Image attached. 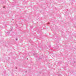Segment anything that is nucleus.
I'll use <instances>...</instances> for the list:
<instances>
[{
	"mask_svg": "<svg viewBox=\"0 0 76 76\" xmlns=\"http://www.w3.org/2000/svg\"><path fill=\"white\" fill-rule=\"evenodd\" d=\"M36 31L38 34H42V30L41 28H39V29H37L36 30Z\"/></svg>",
	"mask_w": 76,
	"mask_h": 76,
	"instance_id": "1",
	"label": "nucleus"
},
{
	"mask_svg": "<svg viewBox=\"0 0 76 76\" xmlns=\"http://www.w3.org/2000/svg\"><path fill=\"white\" fill-rule=\"evenodd\" d=\"M36 60H41V58L39 57V58H38V56H36Z\"/></svg>",
	"mask_w": 76,
	"mask_h": 76,
	"instance_id": "2",
	"label": "nucleus"
},
{
	"mask_svg": "<svg viewBox=\"0 0 76 76\" xmlns=\"http://www.w3.org/2000/svg\"><path fill=\"white\" fill-rule=\"evenodd\" d=\"M32 28H33V27H32V26H30V29H32Z\"/></svg>",
	"mask_w": 76,
	"mask_h": 76,
	"instance_id": "3",
	"label": "nucleus"
},
{
	"mask_svg": "<svg viewBox=\"0 0 76 76\" xmlns=\"http://www.w3.org/2000/svg\"><path fill=\"white\" fill-rule=\"evenodd\" d=\"M15 5V4H12V7H13V6H14Z\"/></svg>",
	"mask_w": 76,
	"mask_h": 76,
	"instance_id": "4",
	"label": "nucleus"
},
{
	"mask_svg": "<svg viewBox=\"0 0 76 76\" xmlns=\"http://www.w3.org/2000/svg\"><path fill=\"white\" fill-rule=\"evenodd\" d=\"M7 34H10V32H7Z\"/></svg>",
	"mask_w": 76,
	"mask_h": 76,
	"instance_id": "5",
	"label": "nucleus"
},
{
	"mask_svg": "<svg viewBox=\"0 0 76 76\" xmlns=\"http://www.w3.org/2000/svg\"><path fill=\"white\" fill-rule=\"evenodd\" d=\"M50 23H47V24H50Z\"/></svg>",
	"mask_w": 76,
	"mask_h": 76,
	"instance_id": "6",
	"label": "nucleus"
},
{
	"mask_svg": "<svg viewBox=\"0 0 76 76\" xmlns=\"http://www.w3.org/2000/svg\"><path fill=\"white\" fill-rule=\"evenodd\" d=\"M16 41H18V38H16Z\"/></svg>",
	"mask_w": 76,
	"mask_h": 76,
	"instance_id": "7",
	"label": "nucleus"
},
{
	"mask_svg": "<svg viewBox=\"0 0 76 76\" xmlns=\"http://www.w3.org/2000/svg\"><path fill=\"white\" fill-rule=\"evenodd\" d=\"M16 69H17L18 68H17V67H16Z\"/></svg>",
	"mask_w": 76,
	"mask_h": 76,
	"instance_id": "8",
	"label": "nucleus"
},
{
	"mask_svg": "<svg viewBox=\"0 0 76 76\" xmlns=\"http://www.w3.org/2000/svg\"><path fill=\"white\" fill-rule=\"evenodd\" d=\"M3 7L4 8H5V7Z\"/></svg>",
	"mask_w": 76,
	"mask_h": 76,
	"instance_id": "9",
	"label": "nucleus"
},
{
	"mask_svg": "<svg viewBox=\"0 0 76 76\" xmlns=\"http://www.w3.org/2000/svg\"><path fill=\"white\" fill-rule=\"evenodd\" d=\"M49 47H51V45H50V46H49Z\"/></svg>",
	"mask_w": 76,
	"mask_h": 76,
	"instance_id": "10",
	"label": "nucleus"
},
{
	"mask_svg": "<svg viewBox=\"0 0 76 76\" xmlns=\"http://www.w3.org/2000/svg\"><path fill=\"white\" fill-rule=\"evenodd\" d=\"M27 60H28V58H27Z\"/></svg>",
	"mask_w": 76,
	"mask_h": 76,
	"instance_id": "11",
	"label": "nucleus"
},
{
	"mask_svg": "<svg viewBox=\"0 0 76 76\" xmlns=\"http://www.w3.org/2000/svg\"><path fill=\"white\" fill-rule=\"evenodd\" d=\"M34 56H35V54H33Z\"/></svg>",
	"mask_w": 76,
	"mask_h": 76,
	"instance_id": "12",
	"label": "nucleus"
},
{
	"mask_svg": "<svg viewBox=\"0 0 76 76\" xmlns=\"http://www.w3.org/2000/svg\"><path fill=\"white\" fill-rule=\"evenodd\" d=\"M12 30H11L10 31H12Z\"/></svg>",
	"mask_w": 76,
	"mask_h": 76,
	"instance_id": "13",
	"label": "nucleus"
},
{
	"mask_svg": "<svg viewBox=\"0 0 76 76\" xmlns=\"http://www.w3.org/2000/svg\"><path fill=\"white\" fill-rule=\"evenodd\" d=\"M64 70H65V69L64 68Z\"/></svg>",
	"mask_w": 76,
	"mask_h": 76,
	"instance_id": "14",
	"label": "nucleus"
}]
</instances>
